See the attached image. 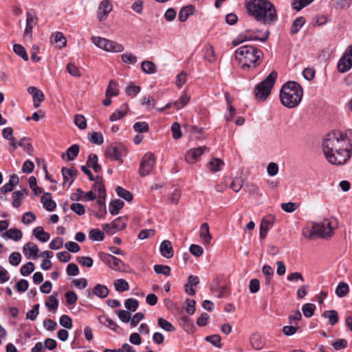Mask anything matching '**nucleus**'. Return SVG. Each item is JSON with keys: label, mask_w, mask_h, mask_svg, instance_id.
<instances>
[{"label": "nucleus", "mask_w": 352, "mask_h": 352, "mask_svg": "<svg viewBox=\"0 0 352 352\" xmlns=\"http://www.w3.org/2000/svg\"><path fill=\"white\" fill-rule=\"evenodd\" d=\"M322 147L326 159L331 164L343 165L351 157L352 144L340 131H334L327 134Z\"/></svg>", "instance_id": "obj_1"}, {"label": "nucleus", "mask_w": 352, "mask_h": 352, "mask_svg": "<svg viewBox=\"0 0 352 352\" xmlns=\"http://www.w3.org/2000/svg\"><path fill=\"white\" fill-rule=\"evenodd\" d=\"M246 8L250 15L265 24L277 19L275 8L268 0H248L246 2Z\"/></svg>", "instance_id": "obj_2"}, {"label": "nucleus", "mask_w": 352, "mask_h": 352, "mask_svg": "<svg viewBox=\"0 0 352 352\" xmlns=\"http://www.w3.org/2000/svg\"><path fill=\"white\" fill-rule=\"evenodd\" d=\"M236 60L243 69L256 68L260 65L263 57V52L252 45H245L236 49L234 53Z\"/></svg>", "instance_id": "obj_3"}, {"label": "nucleus", "mask_w": 352, "mask_h": 352, "mask_svg": "<svg viewBox=\"0 0 352 352\" xmlns=\"http://www.w3.org/2000/svg\"><path fill=\"white\" fill-rule=\"evenodd\" d=\"M338 227L337 221H314L302 229V235L309 240L331 237Z\"/></svg>", "instance_id": "obj_4"}, {"label": "nucleus", "mask_w": 352, "mask_h": 352, "mask_svg": "<svg viewBox=\"0 0 352 352\" xmlns=\"http://www.w3.org/2000/svg\"><path fill=\"white\" fill-rule=\"evenodd\" d=\"M303 95L301 86L296 82L289 81L285 83L280 91L281 104L289 109L297 107Z\"/></svg>", "instance_id": "obj_5"}, {"label": "nucleus", "mask_w": 352, "mask_h": 352, "mask_svg": "<svg viewBox=\"0 0 352 352\" xmlns=\"http://www.w3.org/2000/svg\"><path fill=\"white\" fill-rule=\"evenodd\" d=\"M277 76V72L272 71L265 80L256 85L254 91L256 100L264 101L267 99L274 87Z\"/></svg>", "instance_id": "obj_6"}, {"label": "nucleus", "mask_w": 352, "mask_h": 352, "mask_svg": "<svg viewBox=\"0 0 352 352\" xmlns=\"http://www.w3.org/2000/svg\"><path fill=\"white\" fill-rule=\"evenodd\" d=\"M269 36V32H263L261 36L258 35H254L252 30L248 29L245 31L241 32L235 39L232 42V45L236 46L240 43L247 41H259L261 42L265 41Z\"/></svg>", "instance_id": "obj_7"}, {"label": "nucleus", "mask_w": 352, "mask_h": 352, "mask_svg": "<svg viewBox=\"0 0 352 352\" xmlns=\"http://www.w3.org/2000/svg\"><path fill=\"white\" fill-rule=\"evenodd\" d=\"M155 156L151 153H146L140 162L139 173L142 177L150 174L155 164Z\"/></svg>", "instance_id": "obj_8"}, {"label": "nucleus", "mask_w": 352, "mask_h": 352, "mask_svg": "<svg viewBox=\"0 0 352 352\" xmlns=\"http://www.w3.org/2000/svg\"><path fill=\"white\" fill-rule=\"evenodd\" d=\"M26 15V23L24 30L23 37L31 39L32 37V29L37 24L38 19L37 15L33 11H28Z\"/></svg>", "instance_id": "obj_9"}, {"label": "nucleus", "mask_w": 352, "mask_h": 352, "mask_svg": "<svg viewBox=\"0 0 352 352\" xmlns=\"http://www.w3.org/2000/svg\"><path fill=\"white\" fill-rule=\"evenodd\" d=\"M126 226V223L123 221H109L102 225V229L107 234L113 235L124 230Z\"/></svg>", "instance_id": "obj_10"}, {"label": "nucleus", "mask_w": 352, "mask_h": 352, "mask_svg": "<svg viewBox=\"0 0 352 352\" xmlns=\"http://www.w3.org/2000/svg\"><path fill=\"white\" fill-rule=\"evenodd\" d=\"M208 149V147L204 146L188 150L185 155L186 161L189 164L195 163L199 157Z\"/></svg>", "instance_id": "obj_11"}, {"label": "nucleus", "mask_w": 352, "mask_h": 352, "mask_svg": "<svg viewBox=\"0 0 352 352\" xmlns=\"http://www.w3.org/2000/svg\"><path fill=\"white\" fill-rule=\"evenodd\" d=\"M100 258L113 270H120L122 261L109 254L101 252L99 254Z\"/></svg>", "instance_id": "obj_12"}, {"label": "nucleus", "mask_w": 352, "mask_h": 352, "mask_svg": "<svg viewBox=\"0 0 352 352\" xmlns=\"http://www.w3.org/2000/svg\"><path fill=\"white\" fill-rule=\"evenodd\" d=\"M86 294L88 298H92L94 295L101 298H104L108 296L109 289L105 285L98 284L94 287L92 291L87 290Z\"/></svg>", "instance_id": "obj_13"}, {"label": "nucleus", "mask_w": 352, "mask_h": 352, "mask_svg": "<svg viewBox=\"0 0 352 352\" xmlns=\"http://www.w3.org/2000/svg\"><path fill=\"white\" fill-rule=\"evenodd\" d=\"M105 156L113 160L118 161L120 163L122 162V155L120 153V147L118 146L112 144L106 148Z\"/></svg>", "instance_id": "obj_14"}, {"label": "nucleus", "mask_w": 352, "mask_h": 352, "mask_svg": "<svg viewBox=\"0 0 352 352\" xmlns=\"http://www.w3.org/2000/svg\"><path fill=\"white\" fill-rule=\"evenodd\" d=\"M61 173L63 177L64 184L69 182V186L72 185L78 175V170L76 169L65 167L62 168Z\"/></svg>", "instance_id": "obj_15"}, {"label": "nucleus", "mask_w": 352, "mask_h": 352, "mask_svg": "<svg viewBox=\"0 0 352 352\" xmlns=\"http://www.w3.org/2000/svg\"><path fill=\"white\" fill-rule=\"evenodd\" d=\"M112 9V6L109 1L104 0L102 1L98 10V17L100 21L103 20L107 14L111 12Z\"/></svg>", "instance_id": "obj_16"}, {"label": "nucleus", "mask_w": 352, "mask_h": 352, "mask_svg": "<svg viewBox=\"0 0 352 352\" xmlns=\"http://www.w3.org/2000/svg\"><path fill=\"white\" fill-rule=\"evenodd\" d=\"M352 67V59L348 58V56L344 54L339 60L337 68L339 72L344 73L349 70Z\"/></svg>", "instance_id": "obj_17"}, {"label": "nucleus", "mask_w": 352, "mask_h": 352, "mask_svg": "<svg viewBox=\"0 0 352 352\" xmlns=\"http://www.w3.org/2000/svg\"><path fill=\"white\" fill-rule=\"evenodd\" d=\"M23 252L26 257H32L36 258L38 257V249L37 245L34 243H28L24 245L23 248Z\"/></svg>", "instance_id": "obj_18"}, {"label": "nucleus", "mask_w": 352, "mask_h": 352, "mask_svg": "<svg viewBox=\"0 0 352 352\" xmlns=\"http://www.w3.org/2000/svg\"><path fill=\"white\" fill-rule=\"evenodd\" d=\"M41 201L43 207L49 211L54 210L56 206V204L52 200V195L50 192L44 193L41 197Z\"/></svg>", "instance_id": "obj_19"}, {"label": "nucleus", "mask_w": 352, "mask_h": 352, "mask_svg": "<svg viewBox=\"0 0 352 352\" xmlns=\"http://www.w3.org/2000/svg\"><path fill=\"white\" fill-rule=\"evenodd\" d=\"M161 254L167 258H170L173 256V249L170 241L168 240L163 241L160 247Z\"/></svg>", "instance_id": "obj_20"}, {"label": "nucleus", "mask_w": 352, "mask_h": 352, "mask_svg": "<svg viewBox=\"0 0 352 352\" xmlns=\"http://www.w3.org/2000/svg\"><path fill=\"white\" fill-rule=\"evenodd\" d=\"M94 181L96 182L93 186V188L95 191L98 192L99 199L100 201L102 199L104 200L106 196V190L104 185L102 183V177L97 176Z\"/></svg>", "instance_id": "obj_21"}, {"label": "nucleus", "mask_w": 352, "mask_h": 352, "mask_svg": "<svg viewBox=\"0 0 352 352\" xmlns=\"http://www.w3.org/2000/svg\"><path fill=\"white\" fill-rule=\"evenodd\" d=\"M129 107L126 103L123 104L120 109H116L109 118L110 121L115 122L123 118L128 112Z\"/></svg>", "instance_id": "obj_22"}, {"label": "nucleus", "mask_w": 352, "mask_h": 352, "mask_svg": "<svg viewBox=\"0 0 352 352\" xmlns=\"http://www.w3.org/2000/svg\"><path fill=\"white\" fill-rule=\"evenodd\" d=\"M79 151V146L78 144H73L67 148L66 153H62L61 157L65 159V156H67L69 161L74 160L78 156Z\"/></svg>", "instance_id": "obj_23"}, {"label": "nucleus", "mask_w": 352, "mask_h": 352, "mask_svg": "<svg viewBox=\"0 0 352 352\" xmlns=\"http://www.w3.org/2000/svg\"><path fill=\"white\" fill-rule=\"evenodd\" d=\"M199 236L204 243H209L211 241L212 236L209 231V226L206 223L201 224L199 230Z\"/></svg>", "instance_id": "obj_24"}, {"label": "nucleus", "mask_w": 352, "mask_h": 352, "mask_svg": "<svg viewBox=\"0 0 352 352\" xmlns=\"http://www.w3.org/2000/svg\"><path fill=\"white\" fill-rule=\"evenodd\" d=\"M190 96L187 94L186 91H184L179 98L173 102V107L177 109H181L184 107H185L188 102L190 101Z\"/></svg>", "instance_id": "obj_25"}, {"label": "nucleus", "mask_w": 352, "mask_h": 352, "mask_svg": "<svg viewBox=\"0 0 352 352\" xmlns=\"http://www.w3.org/2000/svg\"><path fill=\"white\" fill-rule=\"evenodd\" d=\"M224 162L219 158H213L208 163V168L212 173L221 170L223 167Z\"/></svg>", "instance_id": "obj_26"}, {"label": "nucleus", "mask_w": 352, "mask_h": 352, "mask_svg": "<svg viewBox=\"0 0 352 352\" xmlns=\"http://www.w3.org/2000/svg\"><path fill=\"white\" fill-rule=\"evenodd\" d=\"M195 10L194 6H187L183 7L178 14V19L181 22L186 21L189 16L193 13Z\"/></svg>", "instance_id": "obj_27"}, {"label": "nucleus", "mask_w": 352, "mask_h": 352, "mask_svg": "<svg viewBox=\"0 0 352 352\" xmlns=\"http://www.w3.org/2000/svg\"><path fill=\"white\" fill-rule=\"evenodd\" d=\"M34 236L41 242H47L50 237V234L45 232L42 227H36L33 230Z\"/></svg>", "instance_id": "obj_28"}, {"label": "nucleus", "mask_w": 352, "mask_h": 352, "mask_svg": "<svg viewBox=\"0 0 352 352\" xmlns=\"http://www.w3.org/2000/svg\"><path fill=\"white\" fill-rule=\"evenodd\" d=\"M107 48H104V51L109 52H121L124 50L122 45L119 44L113 41L107 40Z\"/></svg>", "instance_id": "obj_29"}, {"label": "nucleus", "mask_w": 352, "mask_h": 352, "mask_svg": "<svg viewBox=\"0 0 352 352\" xmlns=\"http://www.w3.org/2000/svg\"><path fill=\"white\" fill-rule=\"evenodd\" d=\"M226 99L227 102L228 112L225 115V119L226 120L227 122H230L232 120L233 117L236 113V109L233 106H232L230 100V96L228 94H226Z\"/></svg>", "instance_id": "obj_30"}, {"label": "nucleus", "mask_w": 352, "mask_h": 352, "mask_svg": "<svg viewBox=\"0 0 352 352\" xmlns=\"http://www.w3.org/2000/svg\"><path fill=\"white\" fill-rule=\"evenodd\" d=\"M322 316L328 319L331 325H334L338 322V314L336 310L324 311Z\"/></svg>", "instance_id": "obj_31"}, {"label": "nucleus", "mask_w": 352, "mask_h": 352, "mask_svg": "<svg viewBox=\"0 0 352 352\" xmlns=\"http://www.w3.org/2000/svg\"><path fill=\"white\" fill-rule=\"evenodd\" d=\"M104 232L98 228L91 229L89 232V238L93 241H102L104 237Z\"/></svg>", "instance_id": "obj_32"}, {"label": "nucleus", "mask_w": 352, "mask_h": 352, "mask_svg": "<svg viewBox=\"0 0 352 352\" xmlns=\"http://www.w3.org/2000/svg\"><path fill=\"white\" fill-rule=\"evenodd\" d=\"M204 58L210 63H212L215 60L216 58L214 56V49L210 45H205L204 47Z\"/></svg>", "instance_id": "obj_33"}, {"label": "nucleus", "mask_w": 352, "mask_h": 352, "mask_svg": "<svg viewBox=\"0 0 352 352\" xmlns=\"http://www.w3.org/2000/svg\"><path fill=\"white\" fill-rule=\"evenodd\" d=\"M141 68H142V72L147 74H153L156 72V66L151 61H148V60L143 61L142 63Z\"/></svg>", "instance_id": "obj_34"}, {"label": "nucleus", "mask_w": 352, "mask_h": 352, "mask_svg": "<svg viewBox=\"0 0 352 352\" xmlns=\"http://www.w3.org/2000/svg\"><path fill=\"white\" fill-rule=\"evenodd\" d=\"M124 202L120 199L111 201L109 204V210L111 214L115 215L118 214L119 210L123 207Z\"/></svg>", "instance_id": "obj_35"}, {"label": "nucleus", "mask_w": 352, "mask_h": 352, "mask_svg": "<svg viewBox=\"0 0 352 352\" xmlns=\"http://www.w3.org/2000/svg\"><path fill=\"white\" fill-rule=\"evenodd\" d=\"M305 20L303 17H298L296 19L291 27L290 32L292 34H297L300 29L302 27V25L305 24Z\"/></svg>", "instance_id": "obj_36"}, {"label": "nucleus", "mask_w": 352, "mask_h": 352, "mask_svg": "<svg viewBox=\"0 0 352 352\" xmlns=\"http://www.w3.org/2000/svg\"><path fill=\"white\" fill-rule=\"evenodd\" d=\"M250 343L256 350L261 349L264 345L262 338L258 334H254L250 337Z\"/></svg>", "instance_id": "obj_37"}, {"label": "nucleus", "mask_w": 352, "mask_h": 352, "mask_svg": "<svg viewBox=\"0 0 352 352\" xmlns=\"http://www.w3.org/2000/svg\"><path fill=\"white\" fill-rule=\"evenodd\" d=\"M4 235H6L8 238L11 239L14 241H19L22 238V232L20 230L16 228H11L7 230Z\"/></svg>", "instance_id": "obj_38"}, {"label": "nucleus", "mask_w": 352, "mask_h": 352, "mask_svg": "<svg viewBox=\"0 0 352 352\" xmlns=\"http://www.w3.org/2000/svg\"><path fill=\"white\" fill-rule=\"evenodd\" d=\"M117 82L113 80H110L109 82L108 87L106 91V96L107 97H112L118 95L119 90L117 88Z\"/></svg>", "instance_id": "obj_39"}, {"label": "nucleus", "mask_w": 352, "mask_h": 352, "mask_svg": "<svg viewBox=\"0 0 352 352\" xmlns=\"http://www.w3.org/2000/svg\"><path fill=\"white\" fill-rule=\"evenodd\" d=\"M116 191L120 197L125 199L127 201H131L133 199L132 193L121 186H118L116 189Z\"/></svg>", "instance_id": "obj_40"}, {"label": "nucleus", "mask_w": 352, "mask_h": 352, "mask_svg": "<svg viewBox=\"0 0 352 352\" xmlns=\"http://www.w3.org/2000/svg\"><path fill=\"white\" fill-rule=\"evenodd\" d=\"M67 71L72 76L79 78L82 76V73L78 67L73 63H69L67 65Z\"/></svg>", "instance_id": "obj_41"}, {"label": "nucleus", "mask_w": 352, "mask_h": 352, "mask_svg": "<svg viewBox=\"0 0 352 352\" xmlns=\"http://www.w3.org/2000/svg\"><path fill=\"white\" fill-rule=\"evenodd\" d=\"M88 139L91 143L98 145L101 144L104 141L103 135L100 132H93L89 133L88 135Z\"/></svg>", "instance_id": "obj_42"}, {"label": "nucleus", "mask_w": 352, "mask_h": 352, "mask_svg": "<svg viewBox=\"0 0 352 352\" xmlns=\"http://www.w3.org/2000/svg\"><path fill=\"white\" fill-rule=\"evenodd\" d=\"M113 285L116 290L119 292H123L129 289L128 283L122 278L115 280Z\"/></svg>", "instance_id": "obj_43"}, {"label": "nucleus", "mask_w": 352, "mask_h": 352, "mask_svg": "<svg viewBox=\"0 0 352 352\" xmlns=\"http://www.w3.org/2000/svg\"><path fill=\"white\" fill-rule=\"evenodd\" d=\"M53 41L58 45L59 47H63L66 45L67 40L60 32H57L52 36Z\"/></svg>", "instance_id": "obj_44"}, {"label": "nucleus", "mask_w": 352, "mask_h": 352, "mask_svg": "<svg viewBox=\"0 0 352 352\" xmlns=\"http://www.w3.org/2000/svg\"><path fill=\"white\" fill-rule=\"evenodd\" d=\"M348 292L349 286L344 282L339 283L336 289V294L340 298L344 297L347 294Z\"/></svg>", "instance_id": "obj_45"}, {"label": "nucleus", "mask_w": 352, "mask_h": 352, "mask_svg": "<svg viewBox=\"0 0 352 352\" xmlns=\"http://www.w3.org/2000/svg\"><path fill=\"white\" fill-rule=\"evenodd\" d=\"M157 324L160 328L168 332L173 331L175 329L170 322L162 318H158Z\"/></svg>", "instance_id": "obj_46"}, {"label": "nucleus", "mask_w": 352, "mask_h": 352, "mask_svg": "<svg viewBox=\"0 0 352 352\" xmlns=\"http://www.w3.org/2000/svg\"><path fill=\"white\" fill-rule=\"evenodd\" d=\"M13 50L14 53L21 57L23 60L27 61L28 60V56L26 52L25 49L23 46L20 44H14L13 46Z\"/></svg>", "instance_id": "obj_47"}, {"label": "nucleus", "mask_w": 352, "mask_h": 352, "mask_svg": "<svg viewBox=\"0 0 352 352\" xmlns=\"http://www.w3.org/2000/svg\"><path fill=\"white\" fill-rule=\"evenodd\" d=\"M273 226V221H261L260 225V236L265 237L267 231Z\"/></svg>", "instance_id": "obj_48"}, {"label": "nucleus", "mask_w": 352, "mask_h": 352, "mask_svg": "<svg viewBox=\"0 0 352 352\" xmlns=\"http://www.w3.org/2000/svg\"><path fill=\"white\" fill-rule=\"evenodd\" d=\"M45 306L49 309L56 311L58 307V300L54 295H52L46 300Z\"/></svg>", "instance_id": "obj_49"}, {"label": "nucleus", "mask_w": 352, "mask_h": 352, "mask_svg": "<svg viewBox=\"0 0 352 352\" xmlns=\"http://www.w3.org/2000/svg\"><path fill=\"white\" fill-rule=\"evenodd\" d=\"M316 306L312 303H307L302 307L303 315L307 318H310L314 315Z\"/></svg>", "instance_id": "obj_50"}, {"label": "nucleus", "mask_w": 352, "mask_h": 352, "mask_svg": "<svg viewBox=\"0 0 352 352\" xmlns=\"http://www.w3.org/2000/svg\"><path fill=\"white\" fill-rule=\"evenodd\" d=\"M18 145L23 148V151L28 153L29 155H31L33 152V146L32 145L27 142V138H22L18 143Z\"/></svg>", "instance_id": "obj_51"}, {"label": "nucleus", "mask_w": 352, "mask_h": 352, "mask_svg": "<svg viewBox=\"0 0 352 352\" xmlns=\"http://www.w3.org/2000/svg\"><path fill=\"white\" fill-rule=\"evenodd\" d=\"M74 123L80 129H85L87 127V120L81 114H77L74 116Z\"/></svg>", "instance_id": "obj_52"}, {"label": "nucleus", "mask_w": 352, "mask_h": 352, "mask_svg": "<svg viewBox=\"0 0 352 352\" xmlns=\"http://www.w3.org/2000/svg\"><path fill=\"white\" fill-rule=\"evenodd\" d=\"M138 301L133 298H129L125 300L124 307L128 311H135L138 307Z\"/></svg>", "instance_id": "obj_53"}, {"label": "nucleus", "mask_w": 352, "mask_h": 352, "mask_svg": "<svg viewBox=\"0 0 352 352\" xmlns=\"http://www.w3.org/2000/svg\"><path fill=\"white\" fill-rule=\"evenodd\" d=\"M107 38L100 37V36H92L91 41L92 43L96 45L98 47L104 50V48H107Z\"/></svg>", "instance_id": "obj_54"}, {"label": "nucleus", "mask_w": 352, "mask_h": 352, "mask_svg": "<svg viewBox=\"0 0 352 352\" xmlns=\"http://www.w3.org/2000/svg\"><path fill=\"white\" fill-rule=\"evenodd\" d=\"M133 129L139 133H146L149 130V126L146 122H138L133 125Z\"/></svg>", "instance_id": "obj_55"}, {"label": "nucleus", "mask_w": 352, "mask_h": 352, "mask_svg": "<svg viewBox=\"0 0 352 352\" xmlns=\"http://www.w3.org/2000/svg\"><path fill=\"white\" fill-rule=\"evenodd\" d=\"M29 185L36 195L42 193V189L37 186L36 179L35 177L32 176L29 178Z\"/></svg>", "instance_id": "obj_56"}, {"label": "nucleus", "mask_w": 352, "mask_h": 352, "mask_svg": "<svg viewBox=\"0 0 352 352\" xmlns=\"http://www.w3.org/2000/svg\"><path fill=\"white\" fill-rule=\"evenodd\" d=\"M154 270L157 274H162L165 276H169L170 274V268L168 265H155Z\"/></svg>", "instance_id": "obj_57"}, {"label": "nucleus", "mask_w": 352, "mask_h": 352, "mask_svg": "<svg viewBox=\"0 0 352 352\" xmlns=\"http://www.w3.org/2000/svg\"><path fill=\"white\" fill-rule=\"evenodd\" d=\"M34 270V263L28 262L25 265H23L21 268V274L22 276H28Z\"/></svg>", "instance_id": "obj_58"}, {"label": "nucleus", "mask_w": 352, "mask_h": 352, "mask_svg": "<svg viewBox=\"0 0 352 352\" xmlns=\"http://www.w3.org/2000/svg\"><path fill=\"white\" fill-rule=\"evenodd\" d=\"M35 94L32 96L34 100V106L35 108H38L40 106V103L44 100V94L42 91L38 89Z\"/></svg>", "instance_id": "obj_59"}, {"label": "nucleus", "mask_w": 352, "mask_h": 352, "mask_svg": "<svg viewBox=\"0 0 352 352\" xmlns=\"http://www.w3.org/2000/svg\"><path fill=\"white\" fill-rule=\"evenodd\" d=\"M206 340L210 342L213 346L220 348L221 345V338L219 335L214 334L206 337Z\"/></svg>", "instance_id": "obj_60"}, {"label": "nucleus", "mask_w": 352, "mask_h": 352, "mask_svg": "<svg viewBox=\"0 0 352 352\" xmlns=\"http://www.w3.org/2000/svg\"><path fill=\"white\" fill-rule=\"evenodd\" d=\"M171 131L174 139L178 140L182 137L181 128L178 122L173 123L171 126Z\"/></svg>", "instance_id": "obj_61"}, {"label": "nucleus", "mask_w": 352, "mask_h": 352, "mask_svg": "<svg viewBox=\"0 0 352 352\" xmlns=\"http://www.w3.org/2000/svg\"><path fill=\"white\" fill-rule=\"evenodd\" d=\"M39 305H34L31 310H30L27 314L26 318L32 321H34L39 314Z\"/></svg>", "instance_id": "obj_62"}, {"label": "nucleus", "mask_w": 352, "mask_h": 352, "mask_svg": "<svg viewBox=\"0 0 352 352\" xmlns=\"http://www.w3.org/2000/svg\"><path fill=\"white\" fill-rule=\"evenodd\" d=\"M21 260V256L19 252H13L9 256V263L13 266L19 265Z\"/></svg>", "instance_id": "obj_63"}, {"label": "nucleus", "mask_w": 352, "mask_h": 352, "mask_svg": "<svg viewBox=\"0 0 352 352\" xmlns=\"http://www.w3.org/2000/svg\"><path fill=\"white\" fill-rule=\"evenodd\" d=\"M60 324L66 329H71L72 327V320L67 315H63L59 320Z\"/></svg>", "instance_id": "obj_64"}]
</instances>
